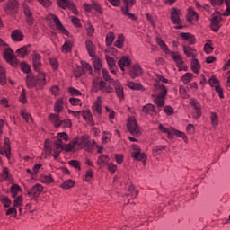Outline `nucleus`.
<instances>
[{
    "label": "nucleus",
    "mask_w": 230,
    "mask_h": 230,
    "mask_svg": "<svg viewBox=\"0 0 230 230\" xmlns=\"http://www.w3.org/2000/svg\"><path fill=\"white\" fill-rule=\"evenodd\" d=\"M93 67L95 71H100L102 69V59L95 58L93 59Z\"/></svg>",
    "instance_id": "338daca9"
},
{
    "label": "nucleus",
    "mask_w": 230,
    "mask_h": 230,
    "mask_svg": "<svg viewBox=\"0 0 230 230\" xmlns=\"http://www.w3.org/2000/svg\"><path fill=\"white\" fill-rule=\"evenodd\" d=\"M21 116H22V118H23V119H24V121H26V123H31V121H33V119L31 118L30 113L27 112L26 110L21 111Z\"/></svg>",
    "instance_id": "4d7b16f0"
},
{
    "label": "nucleus",
    "mask_w": 230,
    "mask_h": 230,
    "mask_svg": "<svg viewBox=\"0 0 230 230\" xmlns=\"http://www.w3.org/2000/svg\"><path fill=\"white\" fill-rule=\"evenodd\" d=\"M51 19H52L54 24L56 25L57 30H58V31L63 33V35L69 37V31H67L66 28H64V25H62V22H60V19L58 18V16H57L55 14H51Z\"/></svg>",
    "instance_id": "4468645a"
},
{
    "label": "nucleus",
    "mask_w": 230,
    "mask_h": 230,
    "mask_svg": "<svg viewBox=\"0 0 230 230\" xmlns=\"http://www.w3.org/2000/svg\"><path fill=\"white\" fill-rule=\"evenodd\" d=\"M190 68L191 71L194 72L196 75H199V73H200V63L199 62V59L197 58H192L191 62H190Z\"/></svg>",
    "instance_id": "72a5a7b5"
},
{
    "label": "nucleus",
    "mask_w": 230,
    "mask_h": 230,
    "mask_svg": "<svg viewBox=\"0 0 230 230\" xmlns=\"http://www.w3.org/2000/svg\"><path fill=\"white\" fill-rule=\"evenodd\" d=\"M44 191V186L42 184H35L33 185L27 192V196L31 200H37L39 197H40V193Z\"/></svg>",
    "instance_id": "0eeeda50"
},
{
    "label": "nucleus",
    "mask_w": 230,
    "mask_h": 230,
    "mask_svg": "<svg viewBox=\"0 0 230 230\" xmlns=\"http://www.w3.org/2000/svg\"><path fill=\"white\" fill-rule=\"evenodd\" d=\"M66 101V98L61 97L56 100V102L54 103V112L57 114H60L64 111V102Z\"/></svg>",
    "instance_id": "bb28decb"
},
{
    "label": "nucleus",
    "mask_w": 230,
    "mask_h": 230,
    "mask_svg": "<svg viewBox=\"0 0 230 230\" xmlns=\"http://www.w3.org/2000/svg\"><path fill=\"white\" fill-rule=\"evenodd\" d=\"M127 127L131 136H139V126L135 117L128 118Z\"/></svg>",
    "instance_id": "6e6552de"
},
{
    "label": "nucleus",
    "mask_w": 230,
    "mask_h": 230,
    "mask_svg": "<svg viewBox=\"0 0 230 230\" xmlns=\"http://www.w3.org/2000/svg\"><path fill=\"white\" fill-rule=\"evenodd\" d=\"M57 138V141H61V143L64 141L65 143H67V141H69V135L66 132L58 133Z\"/></svg>",
    "instance_id": "bf43d9fd"
},
{
    "label": "nucleus",
    "mask_w": 230,
    "mask_h": 230,
    "mask_svg": "<svg viewBox=\"0 0 230 230\" xmlns=\"http://www.w3.org/2000/svg\"><path fill=\"white\" fill-rule=\"evenodd\" d=\"M142 112L144 114H149L150 116H155L157 111H155V106L152 103H147L142 108Z\"/></svg>",
    "instance_id": "c85d7f7f"
},
{
    "label": "nucleus",
    "mask_w": 230,
    "mask_h": 230,
    "mask_svg": "<svg viewBox=\"0 0 230 230\" xmlns=\"http://www.w3.org/2000/svg\"><path fill=\"white\" fill-rule=\"evenodd\" d=\"M4 60L13 67H17L19 66V59H17V57L13 54V50L10 46L4 50Z\"/></svg>",
    "instance_id": "20e7f679"
},
{
    "label": "nucleus",
    "mask_w": 230,
    "mask_h": 230,
    "mask_svg": "<svg viewBox=\"0 0 230 230\" xmlns=\"http://www.w3.org/2000/svg\"><path fill=\"white\" fill-rule=\"evenodd\" d=\"M6 84V70L0 66V85H4Z\"/></svg>",
    "instance_id": "13d9d810"
},
{
    "label": "nucleus",
    "mask_w": 230,
    "mask_h": 230,
    "mask_svg": "<svg viewBox=\"0 0 230 230\" xmlns=\"http://www.w3.org/2000/svg\"><path fill=\"white\" fill-rule=\"evenodd\" d=\"M32 66L37 73H42L40 67H42V57L37 51L32 53Z\"/></svg>",
    "instance_id": "9d476101"
},
{
    "label": "nucleus",
    "mask_w": 230,
    "mask_h": 230,
    "mask_svg": "<svg viewBox=\"0 0 230 230\" xmlns=\"http://www.w3.org/2000/svg\"><path fill=\"white\" fill-rule=\"evenodd\" d=\"M81 69L83 70V73H87L88 75H93V66H91V64L81 61Z\"/></svg>",
    "instance_id": "ea45409f"
},
{
    "label": "nucleus",
    "mask_w": 230,
    "mask_h": 230,
    "mask_svg": "<svg viewBox=\"0 0 230 230\" xmlns=\"http://www.w3.org/2000/svg\"><path fill=\"white\" fill-rule=\"evenodd\" d=\"M103 102L102 101V97L98 96L97 99L94 101L93 106H92V110L93 114L97 115V116H102V105Z\"/></svg>",
    "instance_id": "a211bd4d"
},
{
    "label": "nucleus",
    "mask_w": 230,
    "mask_h": 230,
    "mask_svg": "<svg viewBox=\"0 0 230 230\" xmlns=\"http://www.w3.org/2000/svg\"><path fill=\"white\" fill-rule=\"evenodd\" d=\"M0 155H4L8 160L12 158V147L10 146V139L4 138V145L3 147L0 146Z\"/></svg>",
    "instance_id": "f8f14e48"
},
{
    "label": "nucleus",
    "mask_w": 230,
    "mask_h": 230,
    "mask_svg": "<svg viewBox=\"0 0 230 230\" xmlns=\"http://www.w3.org/2000/svg\"><path fill=\"white\" fill-rule=\"evenodd\" d=\"M82 117L84 121H87L88 123H90V125H94V120H93V115L91 114V111H82Z\"/></svg>",
    "instance_id": "a19ab883"
},
{
    "label": "nucleus",
    "mask_w": 230,
    "mask_h": 230,
    "mask_svg": "<svg viewBox=\"0 0 230 230\" xmlns=\"http://www.w3.org/2000/svg\"><path fill=\"white\" fill-rule=\"evenodd\" d=\"M128 73H129L130 78L134 80L135 78L141 76L144 71H143V67H141V65H139V63H136L129 67Z\"/></svg>",
    "instance_id": "9b49d317"
},
{
    "label": "nucleus",
    "mask_w": 230,
    "mask_h": 230,
    "mask_svg": "<svg viewBox=\"0 0 230 230\" xmlns=\"http://www.w3.org/2000/svg\"><path fill=\"white\" fill-rule=\"evenodd\" d=\"M40 181L43 184H51V183L55 182V180L53 179V176L51 174H49V175L42 174V175H40Z\"/></svg>",
    "instance_id": "4c0bfd02"
},
{
    "label": "nucleus",
    "mask_w": 230,
    "mask_h": 230,
    "mask_svg": "<svg viewBox=\"0 0 230 230\" xmlns=\"http://www.w3.org/2000/svg\"><path fill=\"white\" fill-rule=\"evenodd\" d=\"M16 57L20 58H24V57L28 56V48L26 46L22 47L16 50Z\"/></svg>",
    "instance_id": "603ef678"
},
{
    "label": "nucleus",
    "mask_w": 230,
    "mask_h": 230,
    "mask_svg": "<svg viewBox=\"0 0 230 230\" xmlns=\"http://www.w3.org/2000/svg\"><path fill=\"white\" fill-rule=\"evenodd\" d=\"M192 80L193 74L191 72H188L181 76V82L184 84V85H188Z\"/></svg>",
    "instance_id": "a18cd8bd"
},
{
    "label": "nucleus",
    "mask_w": 230,
    "mask_h": 230,
    "mask_svg": "<svg viewBox=\"0 0 230 230\" xmlns=\"http://www.w3.org/2000/svg\"><path fill=\"white\" fill-rule=\"evenodd\" d=\"M130 8L131 7L128 5H125L124 7H121V12L123 15H125L126 17H128V19H131V21H137L136 14L130 13Z\"/></svg>",
    "instance_id": "473e14b6"
},
{
    "label": "nucleus",
    "mask_w": 230,
    "mask_h": 230,
    "mask_svg": "<svg viewBox=\"0 0 230 230\" xmlns=\"http://www.w3.org/2000/svg\"><path fill=\"white\" fill-rule=\"evenodd\" d=\"M105 60L108 64V67L112 75H118V66H116V60L111 56H105Z\"/></svg>",
    "instance_id": "f3484780"
},
{
    "label": "nucleus",
    "mask_w": 230,
    "mask_h": 230,
    "mask_svg": "<svg viewBox=\"0 0 230 230\" xmlns=\"http://www.w3.org/2000/svg\"><path fill=\"white\" fill-rule=\"evenodd\" d=\"M54 146H55V152H58L59 154L60 152H62V150H64V144L60 140H56L54 143Z\"/></svg>",
    "instance_id": "69168bd1"
},
{
    "label": "nucleus",
    "mask_w": 230,
    "mask_h": 230,
    "mask_svg": "<svg viewBox=\"0 0 230 230\" xmlns=\"http://www.w3.org/2000/svg\"><path fill=\"white\" fill-rule=\"evenodd\" d=\"M114 39H116L114 32H109L106 35V46H112V42H114Z\"/></svg>",
    "instance_id": "052dcab7"
},
{
    "label": "nucleus",
    "mask_w": 230,
    "mask_h": 230,
    "mask_svg": "<svg viewBox=\"0 0 230 230\" xmlns=\"http://www.w3.org/2000/svg\"><path fill=\"white\" fill-rule=\"evenodd\" d=\"M183 48V53L184 55L188 58H195V57H197V55H199V53L197 52V49L190 47V46H186V45H182Z\"/></svg>",
    "instance_id": "5701e85b"
},
{
    "label": "nucleus",
    "mask_w": 230,
    "mask_h": 230,
    "mask_svg": "<svg viewBox=\"0 0 230 230\" xmlns=\"http://www.w3.org/2000/svg\"><path fill=\"white\" fill-rule=\"evenodd\" d=\"M158 130L162 134H167L168 139H173V130H172V127H170L168 128L164 127V124H159L158 125Z\"/></svg>",
    "instance_id": "7c9ffc66"
},
{
    "label": "nucleus",
    "mask_w": 230,
    "mask_h": 230,
    "mask_svg": "<svg viewBox=\"0 0 230 230\" xmlns=\"http://www.w3.org/2000/svg\"><path fill=\"white\" fill-rule=\"evenodd\" d=\"M180 37L181 40H186L190 46H193L196 42L195 36L190 32H181Z\"/></svg>",
    "instance_id": "a878e982"
},
{
    "label": "nucleus",
    "mask_w": 230,
    "mask_h": 230,
    "mask_svg": "<svg viewBox=\"0 0 230 230\" xmlns=\"http://www.w3.org/2000/svg\"><path fill=\"white\" fill-rule=\"evenodd\" d=\"M73 49V42L71 41H65L62 46V53H71Z\"/></svg>",
    "instance_id": "5fc2aeb1"
},
{
    "label": "nucleus",
    "mask_w": 230,
    "mask_h": 230,
    "mask_svg": "<svg viewBox=\"0 0 230 230\" xmlns=\"http://www.w3.org/2000/svg\"><path fill=\"white\" fill-rule=\"evenodd\" d=\"M125 44V36L123 34H119L116 41L114 42V47L121 49Z\"/></svg>",
    "instance_id": "58836bf2"
},
{
    "label": "nucleus",
    "mask_w": 230,
    "mask_h": 230,
    "mask_svg": "<svg viewBox=\"0 0 230 230\" xmlns=\"http://www.w3.org/2000/svg\"><path fill=\"white\" fill-rule=\"evenodd\" d=\"M156 43L164 51V53H165V55H171V58L177 65V67H181V66L184 64V61L182 60V57L181 56V54H179V52L171 51L170 49L168 48V45H166V43L164 42V40H163V39L156 38Z\"/></svg>",
    "instance_id": "f257e3e1"
},
{
    "label": "nucleus",
    "mask_w": 230,
    "mask_h": 230,
    "mask_svg": "<svg viewBox=\"0 0 230 230\" xmlns=\"http://www.w3.org/2000/svg\"><path fill=\"white\" fill-rule=\"evenodd\" d=\"M102 73L103 80H105V82H108L109 84H111V85H113L116 80L111 77V75H109V71L104 68L102 69Z\"/></svg>",
    "instance_id": "37998d69"
},
{
    "label": "nucleus",
    "mask_w": 230,
    "mask_h": 230,
    "mask_svg": "<svg viewBox=\"0 0 230 230\" xmlns=\"http://www.w3.org/2000/svg\"><path fill=\"white\" fill-rule=\"evenodd\" d=\"M210 121L211 125L214 128H217L218 125V115H217V112H211L210 113Z\"/></svg>",
    "instance_id": "6e6d98bb"
},
{
    "label": "nucleus",
    "mask_w": 230,
    "mask_h": 230,
    "mask_svg": "<svg viewBox=\"0 0 230 230\" xmlns=\"http://www.w3.org/2000/svg\"><path fill=\"white\" fill-rule=\"evenodd\" d=\"M89 135H83L80 137H75L74 139L77 140L76 146H79V148H87V146H91V141L89 140Z\"/></svg>",
    "instance_id": "2eb2a0df"
},
{
    "label": "nucleus",
    "mask_w": 230,
    "mask_h": 230,
    "mask_svg": "<svg viewBox=\"0 0 230 230\" xmlns=\"http://www.w3.org/2000/svg\"><path fill=\"white\" fill-rule=\"evenodd\" d=\"M76 145H78V140L73 139L69 144H66L64 146V150L66 152H73V150H75V146H76Z\"/></svg>",
    "instance_id": "de8ad7c7"
},
{
    "label": "nucleus",
    "mask_w": 230,
    "mask_h": 230,
    "mask_svg": "<svg viewBox=\"0 0 230 230\" xmlns=\"http://www.w3.org/2000/svg\"><path fill=\"white\" fill-rule=\"evenodd\" d=\"M213 42L211 40H207V42L204 45V51L207 55L213 53Z\"/></svg>",
    "instance_id": "864d4df0"
},
{
    "label": "nucleus",
    "mask_w": 230,
    "mask_h": 230,
    "mask_svg": "<svg viewBox=\"0 0 230 230\" xmlns=\"http://www.w3.org/2000/svg\"><path fill=\"white\" fill-rule=\"evenodd\" d=\"M51 146L49 145V141L46 140L44 144V153L49 157L51 155Z\"/></svg>",
    "instance_id": "774afa93"
},
{
    "label": "nucleus",
    "mask_w": 230,
    "mask_h": 230,
    "mask_svg": "<svg viewBox=\"0 0 230 230\" xmlns=\"http://www.w3.org/2000/svg\"><path fill=\"white\" fill-rule=\"evenodd\" d=\"M0 202L3 204L4 208H10L12 206V201L10 200V198L5 195H0Z\"/></svg>",
    "instance_id": "c03bdc74"
},
{
    "label": "nucleus",
    "mask_w": 230,
    "mask_h": 230,
    "mask_svg": "<svg viewBox=\"0 0 230 230\" xmlns=\"http://www.w3.org/2000/svg\"><path fill=\"white\" fill-rule=\"evenodd\" d=\"M155 87L158 92V94L152 95V98H154V103H155L158 108L164 107L166 96H168V88L164 84L159 83L155 84Z\"/></svg>",
    "instance_id": "f03ea898"
},
{
    "label": "nucleus",
    "mask_w": 230,
    "mask_h": 230,
    "mask_svg": "<svg viewBox=\"0 0 230 230\" xmlns=\"http://www.w3.org/2000/svg\"><path fill=\"white\" fill-rule=\"evenodd\" d=\"M132 64V60L128 56H122L118 62V66L122 72H125V67L130 66Z\"/></svg>",
    "instance_id": "aec40b11"
},
{
    "label": "nucleus",
    "mask_w": 230,
    "mask_h": 230,
    "mask_svg": "<svg viewBox=\"0 0 230 230\" xmlns=\"http://www.w3.org/2000/svg\"><path fill=\"white\" fill-rule=\"evenodd\" d=\"M188 13L186 15V21L188 22H193V21H199V16L197 12L193 9V7H189L187 10Z\"/></svg>",
    "instance_id": "4be33fe9"
},
{
    "label": "nucleus",
    "mask_w": 230,
    "mask_h": 230,
    "mask_svg": "<svg viewBox=\"0 0 230 230\" xmlns=\"http://www.w3.org/2000/svg\"><path fill=\"white\" fill-rule=\"evenodd\" d=\"M4 10L7 15H17L19 13V2L17 0H9L4 4Z\"/></svg>",
    "instance_id": "39448f33"
},
{
    "label": "nucleus",
    "mask_w": 230,
    "mask_h": 230,
    "mask_svg": "<svg viewBox=\"0 0 230 230\" xmlns=\"http://www.w3.org/2000/svg\"><path fill=\"white\" fill-rule=\"evenodd\" d=\"M4 181H10V171L7 167L2 169L0 182H3Z\"/></svg>",
    "instance_id": "09e8293b"
},
{
    "label": "nucleus",
    "mask_w": 230,
    "mask_h": 230,
    "mask_svg": "<svg viewBox=\"0 0 230 230\" xmlns=\"http://www.w3.org/2000/svg\"><path fill=\"white\" fill-rule=\"evenodd\" d=\"M99 89L102 93H105L106 94H110V93H112L114 91V88L112 86L107 84V83L103 80H101L99 82Z\"/></svg>",
    "instance_id": "2f4dec72"
},
{
    "label": "nucleus",
    "mask_w": 230,
    "mask_h": 230,
    "mask_svg": "<svg viewBox=\"0 0 230 230\" xmlns=\"http://www.w3.org/2000/svg\"><path fill=\"white\" fill-rule=\"evenodd\" d=\"M171 130H172L173 137L176 136L177 137H181L183 139L184 143H188V137L186 136V133L177 130L173 127H171Z\"/></svg>",
    "instance_id": "c9c22d12"
},
{
    "label": "nucleus",
    "mask_w": 230,
    "mask_h": 230,
    "mask_svg": "<svg viewBox=\"0 0 230 230\" xmlns=\"http://www.w3.org/2000/svg\"><path fill=\"white\" fill-rule=\"evenodd\" d=\"M109 163V156L107 155H102L98 157L97 164L98 166H105Z\"/></svg>",
    "instance_id": "8fccbe9b"
},
{
    "label": "nucleus",
    "mask_w": 230,
    "mask_h": 230,
    "mask_svg": "<svg viewBox=\"0 0 230 230\" xmlns=\"http://www.w3.org/2000/svg\"><path fill=\"white\" fill-rule=\"evenodd\" d=\"M171 22L172 24H181V11L176 7L171 8Z\"/></svg>",
    "instance_id": "dca6fc26"
},
{
    "label": "nucleus",
    "mask_w": 230,
    "mask_h": 230,
    "mask_svg": "<svg viewBox=\"0 0 230 230\" xmlns=\"http://www.w3.org/2000/svg\"><path fill=\"white\" fill-rule=\"evenodd\" d=\"M59 187L63 190H71V188L75 187V181L66 180Z\"/></svg>",
    "instance_id": "3c124183"
},
{
    "label": "nucleus",
    "mask_w": 230,
    "mask_h": 230,
    "mask_svg": "<svg viewBox=\"0 0 230 230\" xmlns=\"http://www.w3.org/2000/svg\"><path fill=\"white\" fill-rule=\"evenodd\" d=\"M92 4L93 6V10H95L97 13L103 15V7H102V4H98L96 1H92Z\"/></svg>",
    "instance_id": "680f3d73"
},
{
    "label": "nucleus",
    "mask_w": 230,
    "mask_h": 230,
    "mask_svg": "<svg viewBox=\"0 0 230 230\" xmlns=\"http://www.w3.org/2000/svg\"><path fill=\"white\" fill-rule=\"evenodd\" d=\"M45 85H46V73L38 72L34 87L37 89V91H42Z\"/></svg>",
    "instance_id": "ddd939ff"
},
{
    "label": "nucleus",
    "mask_w": 230,
    "mask_h": 230,
    "mask_svg": "<svg viewBox=\"0 0 230 230\" xmlns=\"http://www.w3.org/2000/svg\"><path fill=\"white\" fill-rule=\"evenodd\" d=\"M131 157L135 159V161H141L144 164L146 163V155L141 153V147L136 144L131 146Z\"/></svg>",
    "instance_id": "423d86ee"
},
{
    "label": "nucleus",
    "mask_w": 230,
    "mask_h": 230,
    "mask_svg": "<svg viewBox=\"0 0 230 230\" xmlns=\"http://www.w3.org/2000/svg\"><path fill=\"white\" fill-rule=\"evenodd\" d=\"M163 150H166V146H156L153 148V154L154 155H161V152H163Z\"/></svg>",
    "instance_id": "0e129e2a"
},
{
    "label": "nucleus",
    "mask_w": 230,
    "mask_h": 230,
    "mask_svg": "<svg viewBox=\"0 0 230 230\" xmlns=\"http://www.w3.org/2000/svg\"><path fill=\"white\" fill-rule=\"evenodd\" d=\"M10 191L12 198L16 199L18 197L17 195L22 192V189H21V186H19V184L14 183L11 186Z\"/></svg>",
    "instance_id": "f704fd0d"
},
{
    "label": "nucleus",
    "mask_w": 230,
    "mask_h": 230,
    "mask_svg": "<svg viewBox=\"0 0 230 230\" xmlns=\"http://www.w3.org/2000/svg\"><path fill=\"white\" fill-rule=\"evenodd\" d=\"M128 193H126V197L127 199H128V200L134 199L137 197L139 191H137V189H136V187H134V185H128L126 187Z\"/></svg>",
    "instance_id": "393cba45"
},
{
    "label": "nucleus",
    "mask_w": 230,
    "mask_h": 230,
    "mask_svg": "<svg viewBox=\"0 0 230 230\" xmlns=\"http://www.w3.org/2000/svg\"><path fill=\"white\" fill-rule=\"evenodd\" d=\"M190 105L193 109L195 114L193 116L194 119H199L202 116V106L196 99H190Z\"/></svg>",
    "instance_id": "1a4fd4ad"
},
{
    "label": "nucleus",
    "mask_w": 230,
    "mask_h": 230,
    "mask_svg": "<svg viewBox=\"0 0 230 230\" xmlns=\"http://www.w3.org/2000/svg\"><path fill=\"white\" fill-rule=\"evenodd\" d=\"M111 139H112V133L109 131H103L102 133V143H103L104 145H107V143H109Z\"/></svg>",
    "instance_id": "49530a36"
},
{
    "label": "nucleus",
    "mask_w": 230,
    "mask_h": 230,
    "mask_svg": "<svg viewBox=\"0 0 230 230\" xmlns=\"http://www.w3.org/2000/svg\"><path fill=\"white\" fill-rule=\"evenodd\" d=\"M57 4L62 10H70L74 15H80V11L73 0H57Z\"/></svg>",
    "instance_id": "7ed1b4c3"
},
{
    "label": "nucleus",
    "mask_w": 230,
    "mask_h": 230,
    "mask_svg": "<svg viewBox=\"0 0 230 230\" xmlns=\"http://www.w3.org/2000/svg\"><path fill=\"white\" fill-rule=\"evenodd\" d=\"M49 119L51 121V123H53L56 128H58V127H60V123L62 121V119H60V113H50L49 115Z\"/></svg>",
    "instance_id": "c756f323"
},
{
    "label": "nucleus",
    "mask_w": 230,
    "mask_h": 230,
    "mask_svg": "<svg viewBox=\"0 0 230 230\" xmlns=\"http://www.w3.org/2000/svg\"><path fill=\"white\" fill-rule=\"evenodd\" d=\"M11 39L13 42H22L24 34L20 30L16 29L12 31Z\"/></svg>",
    "instance_id": "cd10ccee"
},
{
    "label": "nucleus",
    "mask_w": 230,
    "mask_h": 230,
    "mask_svg": "<svg viewBox=\"0 0 230 230\" xmlns=\"http://www.w3.org/2000/svg\"><path fill=\"white\" fill-rule=\"evenodd\" d=\"M128 87L132 91H145V86L139 83L128 82Z\"/></svg>",
    "instance_id": "e433bc0d"
},
{
    "label": "nucleus",
    "mask_w": 230,
    "mask_h": 230,
    "mask_svg": "<svg viewBox=\"0 0 230 230\" xmlns=\"http://www.w3.org/2000/svg\"><path fill=\"white\" fill-rule=\"evenodd\" d=\"M112 85L115 89L117 98H119V100H123L125 98V93L123 92V85H121V83L119 80H116Z\"/></svg>",
    "instance_id": "6ab92c4d"
},
{
    "label": "nucleus",
    "mask_w": 230,
    "mask_h": 230,
    "mask_svg": "<svg viewBox=\"0 0 230 230\" xmlns=\"http://www.w3.org/2000/svg\"><path fill=\"white\" fill-rule=\"evenodd\" d=\"M22 9H23V13H24L25 17L33 15V13L31 12V9H30V5H28V4L23 3L22 4Z\"/></svg>",
    "instance_id": "e2e57ef3"
},
{
    "label": "nucleus",
    "mask_w": 230,
    "mask_h": 230,
    "mask_svg": "<svg viewBox=\"0 0 230 230\" xmlns=\"http://www.w3.org/2000/svg\"><path fill=\"white\" fill-rule=\"evenodd\" d=\"M36 80H37V78H35V76H33V75L29 74L27 75V80H26L27 87L29 89H33V87H35Z\"/></svg>",
    "instance_id": "79ce46f5"
},
{
    "label": "nucleus",
    "mask_w": 230,
    "mask_h": 230,
    "mask_svg": "<svg viewBox=\"0 0 230 230\" xmlns=\"http://www.w3.org/2000/svg\"><path fill=\"white\" fill-rule=\"evenodd\" d=\"M220 22H222V17L213 16L210 24L212 31L217 33V31L220 30Z\"/></svg>",
    "instance_id": "b1692460"
},
{
    "label": "nucleus",
    "mask_w": 230,
    "mask_h": 230,
    "mask_svg": "<svg viewBox=\"0 0 230 230\" xmlns=\"http://www.w3.org/2000/svg\"><path fill=\"white\" fill-rule=\"evenodd\" d=\"M85 48L89 57L94 58V57H96V45H94V42L91 41V40H87L85 41Z\"/></svg>",
    "instance_id": "412c9836"
}]
</instances>
